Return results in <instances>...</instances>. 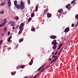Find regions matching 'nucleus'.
<instances>
[{
	"instance_id": "nucleus-1",
	"label": "nucleus",
	"mask_w": 78,
	"mask_h": 78,
	"mask_svg": "<svg viewBox=\"0 0 78 78\" xmlns=\"http://www.w3.org/2000/svg\"><path fill=\"white\" fill-rule=\"evenodd\" d=\"M20 5L19 4H17L15 6L18 9H21V11H23L22 9H23L25 8L23 2H22L20 3Z\"/></svg>"
},
{
	"instance_id": "nucleus-2",
	"label": "nucleus",
	"mask_w": 78,
	"mask_h": 78,
	"mask_svg": "<svg viewBox=\"0 0 78 78\" xmlns=\"http://www.w3.org/2000/svg\"><path fill=\"white\" fill-rule=\"evenodd\" d=\"M9 23L10 24L11 27H15V23L12 21H10Z\"/></svg>"
},
{
	"instance_id": "nucleus-3",
	"label": "nucleus",
	"mask_w": 78,
	"mask_h": 78,
	"mask_svg": "<svg viewBox=\"0 0 78 78\" xmlns=\"http://www.w3.org/2000/svg\"><path fill=\"white\" fill-rule=\"evenodd\" d=\"M48 9L47 8L46 9H45L44 10V11H43V15H44L45 14H47V13L48 12Z\"/></svg>"
},
{
	"instance_id": "nucleus-4",
	"label": "nucleus",
	"mask_w": 78,
	"mask_h": 78,
	"mask_svg": "<svg viewBox=\"0 0 78 78\" xmlns=\"http://www.w3.org/2000/svg\"><path fill=\"white\" fill-rule=\"evenodd\" d=\"M50 37L51 39H55L57 38L56 36L55 35L51 36H50Z\"/></svg>"
},
{
	"instance_id": "nucleus-5",
	"label": "nucleus",
	"mask_w": 78,
	"mask_h": 78,
	"mask_svg": "<svg viewBox=\"0 0 78 78\" xmlns=\"http://www.w3.org/2000/svg\"><path fill=\"white\" fill-rule=\"evenodd\" d=\"M52 45H57V42H56V40H54L51 43Z\"/></svg>"
},
{
	"instance_id": "nucleus-6",
	"label": "nucleus",
	"mask_w": 78,
	"mask_h": 78,
	"mask_svg": "<svg viewBox=\"0 0 78 78\" xmlns=\"http://www.w3.org/2000/svg\"><path fill=\"white\" fill-rule=\"evenodd\" d=\"M69 27L66 28L65 29L64 31L65 33H68V32L69 31Z\"/></svg>"
},
{
	"instance_id": "nucleus-7",
	"label": "nucleus",
	"mask_w": 78,
	"mask_h": 78,
	"mask_svg": "<svg viewBox=\"0 0 78 78\" xmlns=\"http://www.w3.org/2000/svg\"><path fill=\"white\" fill-rule=\"evenodd\" d=\"M7 22V20H6V19L5 18L4 20V23H2L3 25H5L6 23Z\"/></svg>"
},
{
	"instance_id": "nucleus-8",
	"label": "nucleus",
	"mask_w": 78,
	"mask_h": 78,
	"mask_svg": "<svg viewBox=\"0 0 78 78\" xmlns=\"http://www.w3.org/2000/svg\"><path fill=\"white\" fill-rule=\"evenodd\" d=\"M7 4L9 7H11V1L8 2Z\"/></svg>"
},
{
	"instance_id": "nucleus-9",
	"label": "nucleus",
	"mask_w": 78,
	"mask_h": 78,
	"mask_svg": "<svg viewBox=\"0 0 78 78\" xmlns=\"http://www.w3.org/2000/svg\"><path fill=\"white\" fill-rule=\"evenodd\" d=\"M38 6H39V4H37L35 7V11L37 12V10L38 9Z\"/></svg>"
},
{
	"instance_id": "nucleus-10",
	"label": "nucleus",
	"mask_w": 78,
	"mask_h": 78,
	"mask_svg": "<svg viewBox=\"0 0 78 78\" xmlns=\"http://www.w3.org/2000/svg\"><path fill=\"white\" fill-rule=\"evenodd\" d=\"M47 16L48 17H51V14L50 13H48L47 14Z\"/></svg>"
},
{
	"instance_id": "nucleus-11",
	"label": "nucleus",
	"mask_w": 78,
	"mask_h": 78,
	"mask_svg": "<svg viewBox=\"0 0 78 78\" xmlns=\"http://www.w3.org/2000/svg\"><path fill=\"white\" fill-rule=\"evenodd\" d=\"M33 62V59H32L31 60V62L29 63V65H30V66H31Z\"/></svg>"
},
{
	"instance_id": "nucleus-12",
	"label": "nucleus",
	"mask_w": 78,
	"mask_h": 78,
	"mask_svg": "<svg viewBox=\"0 0 78 78\" xmlns=\"http://www.w3.org/2000/svg\"><path fill=\"white\" fill-rule=\"evenodd\" d=\"M56 47H57V45H54L52 47V48L54 50H55L56 48Z\"/></svg>"
},
{
	"instance_id": "nucleus-13",
	"label": "nucleus",
	"mask_w": 78,
	"mask_h": 78,
	"mask_svg": "<svg viewBox=\"0 0 78 78\" xmlns=\"http://www.w3.org/2000/svg\"><path fill=\"white\" fill-rule=\"evenodd\" d=\"M58 12H59V13H61V12H63V11L62 10V9H61L58 10Z\"/></svg>"
},
{
	"instance_id": "nucleus-14",
	"label": "nucleus",
	"mask_w": 78,
	"mask_h": 78,
	"mask_svg": "<svg viewBox=\"0 0 78 78\" xmlns=\"http://www.w3.org/2000/svg\"><path fill=\"white\" fill-rule=\"evenodd\" d=\"M5 5V2H3L0 4V6H4Z\"/></svg>"
},
{
	"instance_id": "nucleus-15",
	"label": "nucleus",
	"mask_w": 78,
	"mask_h": 78,
	"mask_svg": "<svg viewBox=\"0 0 78 78\" xmlns=\"http://www.w3.org/2000/svg\"><path fill=\"white\" fill-rule=\"evenodd\" d=\"M20 27H24V23H22L20 25Z\"/></svg>"
},
{
	"instance_id": "nucleus-16",
	"label": "nucleus",
	"mask_w": 78,
	"mask_h": 78,
	"mask_svg": "<svg viewBox=\"0 0 78 78\" xmlns=\"http://www.w3.org/2000/svg\"><path fill=\"white\" fill-rule=\"evenodd\" d=\"M0 13L1 14H4V13H5V12L4 11V10L1 11L0 12Z\"/></svg>"
},
{
	"instance_id": "nucleus-17",
	"label": "nucleus",
	"mask_w": 78,
	"mask_h": 78,
	"mask_svg": "<svg viewBox=\"0 0 78 78\" xmlns=\"http://www.w3.org/2000/svg\"><path fill=\"white\" fill-rule=\"evenodd\" d=\"M70 4H69L67 5L66 6V8H69V7H70Z\"/></svg>"
},
{
	"instance_id": "nucleus-18",
	"label": "nucleus",
	"mask_w": 78,
	"mask_h": 78,
	"mask_svg": "<svg viewBox=\"0 0 78 78\" xmlns=\"http://www.w3.org/2000/svg\"><path fill=\"white\" fill-rule=\"evenodd\" d=\"M16 73V71H14V72H12L11 73V74L12 75H14Z\"/></svg>"
},
{
	"instance_id": "nucleus-19",
	"label": "nucleus",
	"mask_w": 78,
	"mask_h": 78,
	"mask_svg": "<svg viewBox=\"0 0 78 78\" xmlns=\"http://www.w3.org/2000/svg\"><path fill=\"white\" fill-rule=\"evenodd\" d=\"M17 1H14V5H15V6H16V5H17Z\"/></svg>"
},
{
	"instance_id": "nucleus-20",
	"label": "nucleus",
	"mask_w": 78,
	"mask_h": 78,
	"mask_svg": "<svg viewBox=\"0 0 78 78\" xmlns=\"http://www.w3.org/2000/svg\"><path fill=\"white\" fill-rule=\"evenodd\" d=\"M19 28H20V30L22 31V30H23V27H20V26Z\"/></svg>"
},
{
	"instance_id": "nucleus-21",
	"label": "nucleus",
	"mask_w": 78,
	"mask_h": 78,
	"mask_svg": "<svg viewBox=\"0 0 78 78\" xmlns=\"http://www.w3.org/2000/svg\"><path fill=\"white\" fill-rule=\"evenodd\" d=\"M34 16V13H31V16L32 17H33Z\"/></svg>"
},
{
	"instance_id": "nucleus-22",
	"label": "nucleus",
	"mask_w": 78,
	"mask_h": 78,
	"mask_svg": "<svg viewBox=\"0 0 78 78\" xmlns=\"http://www.w3.org/2000/svg\"><path fill=\"white\" fill-rule=\"evenodd\" d=\"M49 66H50V65H47V66H46L45 67V69H48V68L49 67Z\"/></svg>"
},
{
	"instance_id": "nucleus-23",
	"label": "nucleus",
	"mask_w": 78,
	"mask_h": 78,
	"mask_svg": "<svg viewBox=\"0 0 78 78\" xmlns=\"http://www.w3.org/2000/svg\"><path fill=\"white\" fill-rule=\"evenodd\" d=\"M58 59V56H55V60L56 61V60H57V59Z\"/></svg>"
},
{
	"instance_id": "nucleus-24",
	"label": "nucleus",
	"mask_w": 78,
	"mask_h": 78,
	"mask_svg": "<svg viewBox=\"0 0 78 78\" xmlns=\"http://www.w3.org/2000/svg\"><path fill=\"white\" fill-rule=\"evenodd\" d=\"M34 30H35V28L34 27H33L31 29V31H34Z\"/></svg>"
},
{
	"instance_id": "nucleus-25",
	"label": "nucleus",
	"mask_w": 78,
	"mask_h": 78,
	"mask_svg": "<svg viewBox=\"0 0 78 78\" xmlns=\"http://www.w3.org/2000/svg\"><path fill=\"white\" fill-rule=\"evenodd\" d=\"M15 20H19V18L18 16H17V17H15Z\"/></svg>"
},
{
	"instance_id": "nucleus-26",
	"label": "nucleus",
	"mask_w": 78,
	"mask_h": 78,
	"mask_svg": "<svg viewBox=\"0 0 78 78\" xmlns=\"http://www.w3.org/2000/svg\"><path fill=\"white\" fill-rule=\"evenodd\" d=\"M55 61H56V60H55L54 59H53L52 60V61H51V64H52V63H53V62H55Z\"/></svg>"
},
{
	"instance_id": "nucleus-27",
	"label": "nucleus",
	"mask_w": 78,
	"mask_h": 78,
	"mask_svg": "<svg viewBox=\"0 0 78 78\" xmlns=\"http://www.w3.org/2000/svg\"><path fill=\"white\" fill-rule=\"evenodd\" d=\"M23 41V39H20L19 40V42H22V41Z\"/></svg>"
},
{
	"instance_id": "nucleus-28",
	"label": "nucleus",
	"mask_w": 78,
	"mask_h": 78,
	"mask_svg": "<svg viewBox=\"0 0 78 78\" xmlns=\"http://www.w3.org/2000/svg\"><path fill=\"white\" fill-rule=\"evenodd\" d=\"M31 20V18H29L28 20V22H30Z\"/></svg>"
},
{
	"instance_id": "nucleus-29",
	"label": "nucleus",
	"mask_w": 78,
	"mask_h": 78,
	"mask_svg": "<svg viewBox=\"0 0 78 78\" xmlns=\"http://www.w3.org/2000/svg\"><path fill=\"white\" fill-rule=\"evenodd\" d=\"M22 33V31L20 30L18 33V34H21V33Z\"/></svg>"
},
{
	"instance_id": "nucleus-30",
	"label": "nucleus",
	"mask_w": 78,
	"mask_h": 78,
	"mask_svg": "<svg viewBox=\"0 0 78 78\" xmlns=\"http://www.w3.org/2000/svg\"><path fill=\"white\" fill-rule=\"evenodd\" d=\"M27 2L28 4L30 5V0H28Z\"/></svg>"
},
{
	"instance_id": "nucleus-31",
	"label": "nucleus",
	"mask_w": 78,
	"mask_h": 78,
	"mask_svg": "<svg viewBox=\"0 0 78 78\" xmlns=\"http://www.w3.org/2000/svg\"><path fill=\"white\" fill-rule=\"evenodd\" d=\"M75 18H77V20H78V14L76 15Z\"/></svg>"
},
{
	"instance_id": "nucleus-32",
	"label": "nucleus",
	"mask_w": 78,
	"mask_h": 78,
	"mask_svg": "<svg viewBox=\"0 0 78 78\" xmlns=\"http://www.w3.org/2000/svg\"><path fill=\"white\" fill-rule=\"evenodd\" d=\"M60 53H61V52H58V53L57 55H58V56H59L60 55Z\"/></svg>"
},
{
	"instance_id": "nucleus-33",
	"label": "nucleus",
	"mask_w": 78,
	"mask_h": 78,
	"mask_svg": "<svg viewBox=\"0 0 78 78\" xmlns=\"http://www.w3.org/2000/svg\"><path fill=\"white\" fill-rule=\"evenodd\" d=\"M6 29H7V28L6 27L4 28V31H5H5H6Z\"/></svg>"
},
{
	"instance_id": "nucleus-34",
	"label": "nucleus",
	"mask_w": 78,
	"mask_h": 78,
	"mask_svg": "<svg viewBox=\"0 0 78 78\" xmlns=\"http://www.w3.org/2000/svg\"><path fill=\"white\" fill-rule=\"evenodd\" d=\"M62 44H61L59 46V47L61 48V47H62Z\"/></svg>"
},
{
	"instance_id": "nucleus-35",
	"label": "nucleus",
	"mask_w": 78,
	"mask_h": 78,
	"mask_svg": "<svg viewBox=\"0 0 78 78\" xmlns=\"http://www.w3.org/2000/svg\"><path fill=\"white\" fill-rule=\"evenodd\" d=\"M75 0H73L71 2V4H73V3H75Z\"/></svg>"
},
{
	"instance_id": "nucleus-36",
	"label": "nucleus",
	"mask_w": 78,
	"mask_h": 78,
	"mask_svg": "<svg viewBox=\"0 0 78 78\" xmlns=\"http://www.w3.org/2000/svg\"><path fill=\"white\" fill-rule=\"evenodd\" d=\"M20 65L18 67H16L17 69H20Z\"/></svg>"
},
{
	"instance_id": "nucleus-37",
	"label": "nucleus",
	"mask_w": 78,
	"mask_h": 78,
	"mask_svg": "<svg viewBox=\"0 0 78 78\" xmlns=\"http://www.w3.org/2000/svg\"><path fill=\"white\" fill-rule=\"evenodd\" d=\"M20 67L21 68V69H23V68L25 67V66H20Z\"/></svg>"
},
{
	"instance_id": "nucleus-38",
	"label": "nucleus",
	"mask_w": 78,
	"mask_h": 78,
	"mask_svg": "<svg viewBox=\"0 0 78 78\" xmlns=\"http://www.w3.org/2000/svg\"><path fill=\"white\" fill-rule=\"evenodd\" d=\"M7 41L8 42H10V41H11V39L8 38L7 39Z\"/></svg>"
},
{
	"instance_id": "nucleus-39",
	"label": "nucleus",
	"mask_w": 78,
	"mask_h": 78,
	"mask_svg": "<svg viewBox=\"0 0 78 78\" xmlns=\"http://www.w3.org/2000/svg\"><path fill=\"white\" fill-rule=\"evenodd\" d=\"M3 25H4L3 24H0V28L1 27H3Z\"/></svg>"
},
{
	"instance_id": "nucleus-40",
	"label": "nucleus",
	"mask_w": 78,
	"mask_h": 78,
	"mask_svg": "<svg viewBox=\"0 0 78 78\" xmlns=\"http://www.w3.org/2000/svg\"><path fill=\"white\" fill-rule=\"evenodd\" d=\"M41 69H42V67H40V68H39L37 70L38 71L39 70H41Z\"/></svg>"
},
{
	"instance_id": "nucleus-41",
	"label": "nucleus",
	"mask_w": 78,
	"mask_h": 78,
	"mask_svg": "<svg viewBox=\"0 0 78 78\" xmlns=\"http://www.w3.org/2000/svg\"><path fill=\"white\" fill-rule=\"evenodd\" d=\"M2 42H3L2 40H1V41H0V45H1V44H2Z\"/></svg>"
},
{
	"instance_id": "nucleus-42",
	"label": "nucleus",
	"mask_w": 78,
	"mask_h": 78,
	"mask_svg": "<svg viewBox=\"0 0 78 78\" xmlns=\"http://www.w3.org/2000/svg\"><path fill=\"white\" fill-rule=\"evenodd\" d=\"M74 25H75L73 23V24H72L71 25V27H74Z\"/></svg>"
},
{
	"instance_id": "nucleus-43",
	"label": "nucleus",
	"mask_w": 78,
	"mask_h": 78,
	"mask_svg": "<svg viewBox=\"0 0 78 78\" xmlns=\"http://www.w3.org/2000/svg\"><path fill=\"white\" fill-rule=\"evenodd\" d=\"M45 65H44L43 66V67H41V69H43V68H44V67H45Z\"/></svg>"
},
{
	"instance_id": "nucleus-44",
	"label": "nucleus",
	"mask_w": 78,
	"mask_h": 78,
	"mask_svg": "<svg viewBox=\"0 0 78 78\" xmlns=\"http://www.w3.org/2000/svg\"><path fill=\"white\" fill-rule=\"evenodd\" d=\"M63 49L62 48L60 51H59V52H60V53H61V51H62V50Z\"/></svg>"
},
{
	"instance_id": "nucleus-45",
	"label": "nucleus",
	"mask_w": 78,
	"mask_h": 78,
	"mask_svg": "<svg viewBox=\"0 0 78 78\" xmlns=\"http://www.w3.org/2000/svg\"><path fill=\"white\" fill-rule=\"evenodd\" d=\"M9 39H12V37H11V36H10V37H9Z\"/></svg>"
},
{
	"instance_id": "nucleus-46",
	"label": "nucleus",
	"mask_w": 78,
	"mask_h": 78,
	"mask_svg": "<svg viewBox=\"0 0 78 78\" xmlns=\"http://www.w3.org/2000/svg\"><path fill=\"white\" fill-rule=\"evenodd\" d=\"M57 53H58V51H56V52L55 53V55H56V54H57Z\"/></svg>"
},
{
	"instance_id": "nucleus-47",
	"label": "nucleus",
	"mask_w": 78,
	"mask_h": 78,
	"mask_svg": "<svg viewBox=\"0 0 78 78\" xmlns=\"http://www.w3.org/2000/svg\"><path fill=\"white\" fill-rule=\"evenodd\" d=\"M40 75V74H39V72L37 74H36V75H37V76H38V75Z\"/></svg>"
},
{
	"instance_id": "nucleus-48",
	"label": "nucleus",
	"mask_w": 78,
	"mask_h": 78,
	"mask_svg": "<svg viewBox=\"0 0 78 78\" xmlns=\"http://www.w3.org/2000/svg\"><path fill=\"white\" fill-rule=\"evenodd\" d=\"M12 29L13 30H14V29H15V27H12Z\"/></svg>"
},
{
	"instance_id": "nucleus-49",
	"label": "nucleus",
	"mask_w": 78,
	"mask_h": 78,
	"mask_svg": "<svg viewBox=\"0 0 78 78\" xmlns=\"http://www.w3.org/2000/svg\"><path fill=\"white\" fill-rule=\"evenodd\" d=\"M10 34V32H8V35H9Z\"/></svg>"
},
{
	"instance_id": "nucleus-50",
	"label": "nucleus",
	"mask_w": 78,
	"mask_h": 78,
	"mask_svg": "<svg viewBox=\"0 0 78 78\" xmlns=\"http://www.w3.org/2000/svg\"><path fill=\"white\" fill-rule=\"evenodd\" d=\"M4 34H4V33L2 34V36H4Z\"/></svg>"
},
{
	"instance_id": "nucleus-51",
	"label": "nucleus",
	"mask_w": 78,
	"mask_h": 78,
	"mask_svg": "<svg viewBox=\"0 0 78 78\" xmlns=\"http://www.w3.org/2000/svg\"><path fill=\"white\" fill-rule=\"evenodd\" d=\"M19 27V25L17 26V27H16V28H15V29L17 28H18Z\"/></svg>"
},
{
	"instance_id": "nucleus-52",
	"label": "nucleus",
	"mask_w": 78,
	"mask_h": 78,
	"mask_svg": "<svg viewBox=\"0 0 78 78\" xmlns=\"http://www.w3.org/2000/svg\"><path fill=\"white\" fill-rule=\"evenodd\" d=\"M55 55H54L53 56H52V59H53V58L55 57Z\"/></svg>"
},
{
	"instance_id": "nucleus-53",
	"label": "nucleus",
	"mask_w": 78,
	"mask_h": 78,
	"mask_svg": "<svg viewBox=\"0 0 78 78\" xmlns=\"http://www.w3.org/2000/svg\"><path fill=\"white\" fill-rule=\"evenodd\" d=\"M60 48H61L58 47L57 48V50H59Z\"/></svg>"
},
{
	"instance_id": "nucleus-54",
	"label": "nucleus",
	"mask_w": 78,
	"mask_h": 78,
	"mask_svg": "<svg viewBox=\"0 0 78 78\" xmlns=\"http://www.w3.org/2000/svg\"><path fill=\"white\" fill-rule=\"evenodd\" d=\"M18 45H17L16 46V48H18Z\"/></svg>"
},
{
	"instance_id": "nucleus-55",
	"label": "nucleus",
	"mask_w": 78,
	"mask_h": 78,
	"mask_svg": "<svg viewBox=\"0 0 78 78\" xmlns=\"http://www.w3.org/2000/svg\"><path fill=\"white\" fill-rule=\"evenodd\" d=\"M78 24H77L75 26V27H77V26H78Z\"/></svg>"
},
{
	"instance_id": "nucleus-56",
	"label": "nucleus",
	"mask_w": 78,
	"mask_h": 78,
	"mask_svg": "<svg viewBox=\"0 0 78 78\" xmlns=\"http://www.w3.org/2000/svg\"><path fill=\"white\" fill-rule=\"evenodd\" d=\"M44 70H43V69H42L41 71H40V72H42V71H43Z\"/></svg>"
},
{
	"instance_id": "nucleus-57",
	"label": "nucleus",
	"mask_w": 78,
	"mask_h": 78,
	"mask_svg": "<svg viewBox=\"0 0 78 78\" xmlns=\"http://www.w3.org/2000/svg\"><path fill=\"white\" fill-rule=\"evenodd\" d=\"M51 60V58H50V59L49 60V61H50Z\"/></svg>"
},
{
	"instance_id": "nucleus-58",
	"label": "nucleus",
	"mask_w": 78,
	"mask_h": 78,
	"mask_svg": "<svg viewBox=\"0 0 78 78\" xmlns=\"http://www.w3.org/2000/svg\"><path fill=\"white\" fill-rule=\"evenodd\" d=\"M45 68H44L43 69H42L43 70H45Z\"/></svg>"
},
{
	"instance_id": "nucleus-59",
	"label": "nucleus",
	"mask_w": 78,
	"mask_h": 78,
	"mask_svg": "<svg viewBox=\"0 0 78 78\" xmlns=\"http://www.w3.org/2000/svg\"><path fill=\"white\" fill-rule=\"evenodd\" d=\"M52 55H53L54 54V52H53L52 53Z\"/></svg>"
},
{
	"instance_id": "nucleus-60",
	"label": "nucleus",
	"mask_w": 78,
	"mask_h": 78,
	"mask_svg": "<svg viewBox=\"0 0 78 78\" xmlns=\"http://www.w3.org/2000/svg\"><path fill=\"white\" fill-rule=\"evenodd\" d=\"M8 0V2H11V0Z\"/></svg>"
},
{
	"instance_id": "nucleus-61",
	"label": "nucleus",
	"mask_w": 78,
	"mask_h": 78,
	"mask_svg": "<svg viewBox=\"0 0 78 78\" xmlns=\"http://www.w3.org/2000/svg\"><path fill=\"white\" fill-rule=\"evenodd\" d=\"M33 75L31 76V77H33Z\"/></svg>"
},
{
	"instance_id": "nucleus-62",
	"label": "nucleus",
	"mask_w": 78,
	"mask_h": 78,
	"mask_svg": "<svg viewBox=\"0 0 78 78\" xmlns=\"http://www.w3.org/2000/svg\"><path fill=\"white\" fill-rule=\"evenodd\" d=\"M77 71H78V67L77 68Z\"/></svg>"
},
{
	"instance_id": "nucleus-63",
	"label": "nucleus",
	"mask_w": 78,
	"mask_h": 78,
	"mask_svg": "<svg viewBox=\"0 0 78 78\" xmlns=\"http://www.w3.org/2000/svg\"><path fill=\"white\" fill-rule=\"evenodd\" d=\"M32 77H29V78H31Z\"/></svg>"
},
{
	"instance_id": "nucleus-64",
	"label": "nucleus",
	"mask_w": 78,
	"mask_h": 78,
	"mask_svg": "<svg viewBox=\"0 0 78 78\" xmlns=\"http://www.w3.org/2000/svg\"><path fill=\"white\" fill-rule=\"evenodd\" d=\"M32 77H29V78H31Z\"/></svg>"
}]
</instances>
